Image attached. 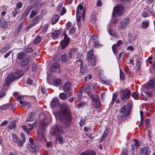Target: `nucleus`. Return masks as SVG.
Masks as SVG:
<instances>
[{
    "instance_id": "obj_3",
    "label": "nucleus",
    "mask_w": 155,
    "mask_h": 155,
    "mask_svg": "<svg viewBox=\"0 0 155 155\" xmlns=\"http://www.w3.org/2000/svg\"><path fill=\"white\" fill-rule=\"evenodd\" d=\"M144 92L150 97L152 96L153 92L155 91V80H149L145 85Z\"/></svg>"
},
{
    "instance_id": "obj_13",
    "label": "nucleus",
    "mask_w": 155,
    "mask_h": 155,
    "mask_svg": "<svg viewBox=\"0 0 155 155\" xmlns=\"http://www.w3.org/2000/svg\"><path fill=\"white\" fill-rule=\"evenodd\" d=\"M123 43V41L121 40L118 41L117 43L114 44L112 46V49L114 53L116 54L118 52V47L121 45Z\"/></svg>"
},
{
    "instance_id": "obj_64",
    "label": "nucleus",
    "mask_w": 155,
    "mask_h": 155,
    "mask_svg": "<svg viewBox=\"0 0 155 155\" xmlns=\"http://www.w3.org/2000/svg\"><path fill=\"white\" fill-rule=\"evenodd\" d=\"M102 2L100 0H98L97 2V5L98 6H102Z\"/></svg>"
},
{
    "instance_id": "obj_37",
    "label": "nucleus",
    "mask_w": 155,
    "mask_h": 155,
    "mask_svg": "<svg viewBox=\"0 0 155 155\" xmlns=\"http://www.w3.org/2000/svg\"><path fill=\"white\" fill-rule=\"evenodd\" d=\"M109 34L113 36H116V31L113 30L112 29H110L108 31Z\"/></svg>"
},
{
    "instance_id": "obj_42",
    "label": "nucleus",
    "mask_w": 155,
    "mask_h": 155,
    "mask_svg": "<svg viewBox=\"0 0 155 155\" xmlns=\"http://www.w3.org/2000/svg\"><path fill=\"white\" fill-rule=\"evenodd\" d=\"M37 10L36 9H35L33 10L30 15V16L31 18H32L35 15H36L37 14Z\"/></svg>"
},
{
    "instance_id": "obj_39",
    "label": "nucleus",
    "mask_w": 155,
    "mask_h": 155,
    "mask_svg": "<svg viewBox=\"0 0 155 155\" xmlns=\"http://www.w3.org/2000/svg\"><path fill=\"white\" fill-rule=\"evenodd\" d=\"M146 127L148 128L150 127V119L147 118L145 120Z\"/></svg>"
},
{
    "instance_id": "obj_49",
    "label": "nucleus",
    "mask_w": 155,
    "mask_h": 155,
    "mask_svg": "<svg viewBox=\"0 0 155 155\" xmlns=\"http://www.w3.org/2000/svg\"><path fill=\"white\" fill-rule=\"evenodd\" d=\"M102 46L101 44L99 41H95L94 42V46L96 48H97L99 46Z\"/></svg>"
},
{
    "instance_id": "obj_8",
    "label": "nucleus",
    "mask_w": 155,
    "mask_h": 155,
    "mask_svg": "<svg viewBox=\"0 0 155 155\" xmlns=\"http://www.w3.org/2000/svg\"><path fill=\"white\" fill-rule=\"evenodd\" d=\"M130 21L129 18H126L121 21L119 24V29L120 30H124L126 28Z\"/></svg>"
},
{
    "instance_id": "obj_53",
    "label": "nucleus",
    "mask_w": 155,
    "mask_h": 155,
    "mask_svg": "<svg viewBox=\"0 0 155 155\" xmlns=\"http://www.w3.org/2000/svg\"><path fill=\"white\" fill-rule=\"evenodd\" d=\"M83 6L81 5V4H80L79 5L78 7H77V11H78V10H79V12H80V13H81V11L83 9Z\"/></svg>"
},
{
    "instance_id": "obj_17",
    "label": "nucleus",
    "mask_w": 155,
    "mask_h": 155,
    "mask_svg": "<svg viewBox=\"0 0 155 155\" xmlns=\"http://www.w3.org/2000/svg\"><path fill=\"white\" fill-rule=\"evenodd\" d=\"M32 6H28L24 12L23 15L21 16V20H23L30 13L31 10L32 8Z\"/></svg>"
},
{
    "instance_id": "obj_11",
    "label": "nucleus",
    "mask_w": 155,
    "mask_h": 155,
    "mask_svg": "<svg viewBox=\"0 0 155 155\" xmlns=\"http://www.w3.org/2000/svg\"><path fill=\"white\" fill-rule=\"evenodd\" d=\"M71 84L70 82H66L63 87V90L65 92H68L69 96H71L72 94V90L71 87Z\"/></svg>"
},
{
    "instance_id": "obj_27",
    "label": "nucleus",
    "mask_w": 155,
    "mask_h": 155,
    "mask_svg": "<svg viewBox=\"0 0 155 155\" xmlns=\"http://www.w3.org/2000/svg\"><path fill=\"white\" fill-rule=\"evenodd\" d=\"M59 18V16L58 15H54L52 19L51 23L53 24H55L58 20Z\"/></svg>"
},
{
    "instance_id": "obj_54",
    "label": "nucleus",
    "mask_w": 155,
    "mask_h": 155,
    "mask_svg": "<svg viewBox=\"0 0 155 155\" xmlns=\"http://www.w3.org/2000/svg\"><path fill=\"white\" fill-rule=\"evenodd\" d=\"M31 69L34 72L36 71L37 67L35 64L33 63L32 64Z\"/></svg>"
},
{
    "instance_id": "obj_51",
    "label": "nucleus",
    "mask_w": 155,
    "mask_h": 155,
    "mask_svg": "<svg viewBox=\"0 0 155 155\" xmlns=\"http://www.w3.org/2000/svg\"><path fill=\"white\" fill-rule=\"evenodd\" d=\"M138 94L135 92H133L132 94V97L135 100L138 99Z\"/></svg>"
},
{
    "instance_id": "obj_61",
    "label": "nucleus",
    "mask_w": 155,
    "mask_h": 155,
    "mask_svg": "<svg viewBox=\"0 0 155 155\" xmlns=\"http://www.w3.org/2000/svg\"><path fill=\"white\" fill-rule=\"evenodd\" d=\"M142 16L144 18H146L148 16V14L146 11H143V12Z\"/></svg>"
},
{
    "instance_id": "obj_1",
    "label": "nucleus",
    "mask_w": 155,
    "mask_h": 155,
    "mask_svg": "<svg viewBox=\"0 0 155 155\" xmlns=\"http://www.w3.org/2000/svg\"><path fill=\"white\" fill-rule=\"evenodd\" d=\"M64 127L59 125L53 126L51 129L50 132L52 136L57 137L55 140V142L62 144L64 142L63 138L61 137L62 134L64 133Z\"/></svg>"
},
{
    "instance_id": "obj_28",
    "label": "nucleus",
    "mask_w": 155,
    "mask_h": 155,
    "mask_svg": "<svg viewBox=\"0 0 155 155\" xmlns=\"http://www.w3.org/2000/svg\"><path fill=\"white\" fill-rule=\"evenodd\" d=\"M0 25L3 28L5 27L7 25L6 21L3 18H1L0 19Z\"/></svg>"
},
{
    "instance_id": "obj_25",
    "label": "nucleus",
    "mask_w": 155,
    "mask_h": 155,
    "mask_svg": "<svg viewBox=\"0 0 155 155\" xmlns=\"http://www.w3.org/2000/svg\"><path fill=\"white\" fill-rule=\"evenodd\" d=\"M82 66V62H81L80 66V73L81 75H83L87 72V71L84 68H83Z\"/></svg>"
},
{
    "instance_id": "obj_14",
    "label": "nucleus",
    "mask_w": 155,
    "mask_h": 155,
    "mask_svg": "<svg viewBox=\"0 0 155 155\" xmlns=\"http://www.w3.org/2000/svg\"><path fill=\"white\" fill-rule=\"evenodd\" d=\"M51 107H61V106L59 104L58 99L56 98L53 99L50 105Z\"/></svg>"
},
{
    "instance_id": "obj_23",
    "label": "nucleus",
    "mask_w": 155,
    "mask_h": 155,
    "mask_svg": "<svg viewBox=\"0 0 155 155\" xmlns=\"http://www.w3.org/2000/svg\"><path fill=\"white\" fill-rule=\"evenodd\" d=\"M35 113L34 112L31 113L27 117L26 120L28 121H31L34 120V116Z\"/></svg>"
},
{
    "instance_id": "obj_50",
    "label": "nucleus",
    "mask_w": 155,
    "mask_h": 155,
    "mask_svg": "<svg viewBox=\"0 0 155 155\" xmlns=\"http://www.w3.org/2000/svg\"><path fill=\"white\" fill-rule=\"evenodd\" d=\"M86 151L87 155H96V154L93 151L91 150H87Z\"/></svg>"
},
{
    "instance_id": "obj_32",
    "label": "nucleus",
    "mask_w": 155,
    "mask_h": 155,
    "mask_svg": "<svg viewBox=\"0 0 155 155\" xmlns=\"http://www.w3.org/2000/svg\"><path fill=\"white\" fill-rule=\"evenodd\" d=\"M34 51L33 49L30 47H27L25 49V51L28 54L33 52Z\"/></svg>"
},
{
    "instance_id": "obj_29",
    "label": "nucleus",
    "mask_w": 155,
    "mask_h": 155,
    "mask_svg": "<svg viewBox=\"0 0 155 155\" xmlns=\"http://www.w3.org/2000/svg\"><path fill=\"white\" fill-rule=\"evenodd\" d=\"M21 136L22 138V140H20V141L19 142L18 146H21L25 143V138L24 134H21Z\"/></svg>"
},
{
    "instance_id": "obj_57",
    "label": "nucleus",
    "mask_w": 155,
    "mask_h": 155,
    "mask_svg": "<svg viewBox=\"0 0 155 155\" xmlns=\"http://www.w3.org/2000/svg\"><path fill=\"white\" fill-rule=\"evenodd\" d=\"M22 3L21 2H19L16 5V8L18 9H19L22 7Z\"/></svg>"
},
{
    "instance_id": "obj_7",
    "label": "nucleus",
    "mask_w": 155,
    "mask_h": 155,
    "mask_svg": "<svg viewBox=\"0 0 155 155\" xmlns=\"http://www.w3.org/2000/svg\"><path fill=\"white\" fill-rule=\"evenodd\" d=\"M79 53L77 50V49L72 48L68 54L69 59L73 58L75 59L78 58L79 57Z\"/></svg>"
},
{
    "instance_id": "obj_46",
    "label": "nucleus",
    "mask_w": 155,
    "mask_h": 155,
    "mask_svg": "<svg viewBox=\"0 0 155 155\" xmlns=\"http://www.w3.org/2000/svg\"><path fill=\"white\" fill-rule=\"evenodd\" d=\"M133 145L136 146L137 149L138 148V147L139 146V142L137 140H134Z\"/></svg>"
},
{
    "instance_id": "obj_52",
    "label": "nucleus",
    "mask_w": 155,
    "mask_h": 155,
    "mask_svg": "<svg viewBox=\"0 0 155 155\" xmlns=\"http://www.w3.org/2000/svg\"><path fill=\"white\" fill-rule=\"evenodd\" d=\"M23 25V23L22 22H21L19 25L18 30V33L21 30Z\"/></svg>"
},
{
    "instance_id": "obj_63",
    "label": "nucleus",
    "mask_w": 155,
    "mask_h": 155,
    "mask_svg": "<svg viewBox=\"0 0 155 155\" xmlns=\"http://www.w3.org/2000/svg\"><path fill=\"white\" fill-rule=\"evenodd\" d=\"M41 91L43 94H45L46 92V90L45 87L41 86Z\"/></svg>"
},
{
    "instance_id": "obj_12",
    "label": "nucleus",
    "mask_w": 155,
    "mask_h": 155,
    "mask_svg": "<svg viewBox=\"0 0 155 155\" xmlns=\"http://www.w3.org/2000/svg\"><path fill=\"white\" fill-rule=\"evenodd\" d=\"M122 95H121L120 99L122 100L127 99L130 97V91L129 90L127 89H125L122 91Z\"/></svg>"
},
{
    "instance_id": "obj_35",
    "label": "nucleus",
    "mask_w": 155,
    "mask_h": 155,
    "mask_svg": "<svg viewBox=\"0 0 155 155\" xmlns=\"http://www.w3.org/2000/svg\"><path fill=\"white\" fill-rule=\"evenodd\" d=\"M140 115L141 117V120L140 124L139 125V127L141 126L143 124V113L142 111H140Z\"/></svg>"
},
{
    "instance_id": "obj_6",
    "label": "nucleus",
    "mask_w": 155,
    "mask_h": 155,
    "mask_svg": "<svg viewBox=\"0 0 155 155\" xmlns=\"http://www.w3.org/2000/svg\"><path fill=\"white\" fill-rule=\"evenodd\" d=\"M87 60L90 64L92 66L96 64L95 58L94 55V51L91 49L88 52Z\"/></svg>"
},
{
    "instance_id": "obj_44",
    "label": "nucleus",
    "mask_w": 155,
    "mask_h": 155,
    "mask_svg": "<svg viewBox=\"0 0 155 155\" xmlns=\"http://www.w3.org/2000/svg\"><path fill=\"white\" fill-rule=\"evenodd\" d=\"M120 79L122 80H123L124 79L125 77L124 74L121 69L120 70Z\"/></svg>"
},
{
    "instance_id": "obj_48",
    "label": "nucleus",
    "mask_w": 155,
    "mask_h": 155,
    "mask_svg": "<svg viewBox=\"0 0 155 155\" xmlns=\"http://www.w3.org/2000/svg\"><path fill=\"white\" fill-rule=\"evenodd\" d=\"M61 80L60 79H56L54 80V84L56 85H59L61 83Z\"/></svg>"
},
{
    "instance_id": "obj_40",
    "label": "nucleus",
    "mask_w": 155,
    "mask_h": 155,
    "mask_svg": "<svg viewBox=\"0 0 155 155\" xmlns=\"http://www.w3.org/2000/svg\"><path fill=\"white\" fill-rule=\"evenodd\" d=\"M60 98L62 100H64L66 98V95L64 93H61L59 94Z\"/></svg>"
},
{
    "instance_id": "obj_2",
    "label": "nucleus",
    "mask_w": 155,
    "mask_h": 155,
    "mask_svg": "<svg viewBox=\"0 0 155 155\" xmlns=\"http://www.w3.org/2000/svg\"><path fill=\"white\" fill-rule=\"evenodd\" d=\"M54 115L56 118L61 120L65 126H69L71 124V117L69 112L60 111L58 113H55Z\"/></svg>"
},
{
    "instance_id": "obj_55",
    "label": "nucleus",
    "mask_w": 155,
    "mask_h": 155,
    "mask_svg": "<svg viewBox=\"0 0 155 155\" xmlns=\"http://www.w3.org/2000/svg\"><path fill=\"white\" fill-rule=\"evenodd\" d=\"M48 25H45L43 27L42 31L43 32H45L47 30L48 28Z\"/></svg>"
},
{
    "instance_id": "obj_45",
    "label": "nucleus",
    "mask_w": 155,
    "mask_h": 155,
    "mask_svg": "<svg viewBox=\"0 0 155 155\" xmlns=\"http://www.w3.org/2000/svg\"><path fill=\"white\" fill-rule=\"evenodd\" d=\"M117 97V95L116 93H114L112 98L111 102L110 103L111 104H113L115 102Z\"/></svg>"
},
{
    "instance_id": "obj_56",
    "label": "nucleus",
    "mask_w": 155,
    "mask_h": 155,
    "mask_svg": "<svg viewBox=\"0 0 155 155\" xmlns=\"http://www.w3.org/2000/svg\"><path fill=\"white\" fill-rule=\"evenodd\" d=\"M12 51V50L8 52L7 53L5 54L4 55V58H7L11 54Z\"/></svg>"
},
{
    "instance_id": "obj_41",
    "label": "nucleus",
    "mask_w": 155,
    "mask_h": 155,
    "mask_svg": "<svg viewBox=\"0 0 155 155\" xmlns=\"http://www.w3.org/2000/svg\"><path fill=\"white\" fill-rule=\"evenodd\" d=\"M22 129L23 130L26 132L27 134H29V130L28 128L26 127V126L25 125H23L22 126Z\"/></svg>"
},
{
    "instance_id": "obj_36",
    "label": "nucleus",
    "mask_w": 155,
    "mask_h": 155,
    "mask_svg": "<svg viewBox=\"0 0 155 155\" xmlns=\"http://www.w3.org/2000/svg\"><path fill=\"white\" fill-rule=\"evenodd\" d=\"M149 25V21L147 20H145L143 21L142 23V26L144 28H147Z\"/></svg>"
},
{
    "instance_id": "obj_60",
    "label": "nucleus",
    "mask_w": 155,
    "mask_h": 155,
    "mask_svg": "<svg viewBox=\"0 0 155 155\" xmlns=\"http://www.w3.org/2000/svg\"><path fill=\"white\" fill-rule=\"evenodd\" d=\"M103 81L105 84H107V85L111 83V81L109 80H104Z\"/></svg>"
},
{
    "instance_id": "obj_43",
    "label": "nucleus",
    "mask_w": 155,
    "mask_h": 155,
    "mask_svg": "<svg viewBox=\"0 0 155 155\" xmlns=\"http://www.w3.org/2000/svg\"><path fill=\"white\" fill-rule=\"evenodd\" d=\"M61 61L64 63L67 62L68 59L66 58V55L65 54H63L61 56Z\"/></svg>"
},
{
    "instance_id": "obj_19",
    "label": "nucleus",
    "mask_w": 155,
    "mask_h": 155,
    "mask_svg": "<svg viewBox=\"0 0 155 155\" xmlns=\"http://www.w3.org/2000/svg\"><path fill=\"white\" fill-rule=\"evenodd\" d=\"M16 79L14 74L10 73L8 74L6 81L8 83H9Z\"/></svg>"
},
{
    "instance_id": "obj_20",
    "label": "nucleus",
    "mask_w": 155,
    "mask_h": 155,
    "mask_svg": "<svg viewBox=\"0 0 155 155\" xmlns=\"http://www.w3.org/2000/svg\"><path fill=\"white\" fill-rule=\"evenodd\" d=\"M60 66L58 63L55 62L52 64V71L53 72L59 71H60Z\"/></svg>"
},
{
    "instance_id": "obj_47",
    "label": "nucleus",
    "mask_w": 155,
    "mask_h": 155,
    "mask_svg": "<svg viewBox=\"0 0 155 155\" xmlns=\"http://www.w3.org/2000/svg\"><path fill=\"white\" fill-rule=\"evenodd\" d=\"M9 49V48L8 47H4L0 49V52L1 53H5Z\"/></svg>"
},
{
    "instance_id": "obj_59",
    "label": "nucleus",
    "mask_w": 155,
    "mask_h": 155,
    "mask_svg": "<svg viewBox=\"0 0 155 155\" xmlns=\"http://www.w3.org/2000/svg\"><path fill=\"white\" fill-rule=\"evenodd\" d=\"M92 77V75L91 74H89L87 76H86L85 77V81H87V79L89 80L91 79Z\"/></svg>"
},
{
    "instance_id": "obj_22",
    "label": "nucleus",
    "mask_w": 155,
    "mask_h": 155,
    "mask_svg": "<svg viewBox=\"0 0 155 155\" xmlns=\"http://www.w3.org/2000/svg\"><path fill=\"white\" fill-rule=\"evenodd\" d=\"M60 33V31L59 30H56L53 32L52 33L51 37L54 39H57Z\"/></svg>"
},
{
    "instance_id": "obj_18",
    "label": "nucleus",
    "mask_w": 155,
    "mask_h": 155,
    "mask_svg": "<svg viewBox=\"0 0 155 155\" xmlns=\"http://www.w3.org/2000/svg\"><path fill=\"white\" fill-rule=\"evenodd\" d=\"M31 58H26L21 61L20 64L21 66L25 67L26 66H28V63L29 62Z\"/></svg>"
},
{
    "instance_id": "obj_10",
    "label": "nucleus",
    "mask_w": 155,
    "mask_h": 155,
    "mask_svg": "<svg viewBox=\"0 0 155 155\" xmlns=\"http://www.w3.org/2000/svg\"><path fill=\"white\" fill-rule=\"evenodd\" d=\"M63 35L64 36V39L60 42L62 48H64L68 44L70 38H68L65 32L63 33Z\"/></svg>"
},
{
    "instance_id": "obj_15",
    "label": "nucleus",
    "mask_w": 155,
    "mask_h": 155,
    "mask_svg": "<svg viewBox=\"0 0 155 155\" xmlns=\"http://www.w3.org/2000/svg\"><path fill=\"white\" fill-rule=\"evenodd\" d=\"M124 10L123 6L119 5L115 6L114 8V12L119 15H121Z\"/></svg>"
},
{
    "instance_id": "obj_62",
    "label": "nucleus",
    "mask_w": 155,
    "mask_h": 155,
    "mask_svg": "<svg viewBox=\"0 0 155 155\" xmlns=\"http://www.w3.org/2000/svg\"><path fill=\"white\" fill-rule=\"evenodd\" d=\"M85 104V103L83 102H81L80 103L78 104V107H80L83 106Z\"/></svg>"
},
{
    "instance_id": "obj_9",
    "label": "nucleus",
    "mask_w": 155,
    "mask_h": 155,
    "mask_svg": "<svg viewBox=\"0 0 155 155\" xmlns=\"http://www.w3.org/2000/svg\"><path fill=\"white\" fill-rule=\"evenodd\" d=\"M140 150L141 155H150L151 153L150 148L147 146L141 147Z\"/></svg>"
},
{
    "instance_id": "obj_34",
    "label": "nucleus",
    "mask_w": 155,
    "mask_h": 155,
    "mask_svg": "<svg viewBox=\"0 0 155 155\" xmlns=\"http://www.w3.org/2000/svg\"><path fill=\"white\" fill-rule=\"evenodd\" d=\"M81 13H80L79 10H78L76 12L77 15V21H80L81 19Z\"/></svg>"
},
{
    "instance_id": "obj_58",
    "label": "nucleus",
    "mask_w": 155,
    "mask_h": 155,
    "mask_svg": "<svg viewBox=\"0 0 155 155\" xmlns=\"http://www.w3.org/2000/svg\"><path fill=\"white\" fill-rule=\"evenodd\" d=\"M82 91H80V92H79V93L77 95V97L78 98V100L79 101H80L81 100V98L82 94Z\"/></svg>"
},
{
    "instance_id": "obj_16",
    "label": "nucleus",
    "mask_w": 155,
    "mask_h": 155,
    "mask_svg": "<svg viewBox=\"0 0 155 155\" xmlns=\"http://www.w3.org/2000/svg\"><path fill=\"white\" fill-rule=\"evenodd\" d=\"M28 149L31 152L35 153L38 150L36 143L29 144L27 146Z\"/></svg>"
},
{
    "instance_id": "obj_4",
    "label": "nucleus",
    "mask_w": 155,
    "mask_h": 155,
    "mask_svg": "<svg viewBox=\"0 0 155 155\" xmlns=\"http://www.w3.org/2000/svg\"><path fill=\"white\" fill-rule=\"evenodd\" d=\"M131 107L130 106L127 107L125 105H124L120 111L119 117L123 120H124L128 117L131 113Z\"/></svg>"
},
{
    "instance_id": "obj_5",
    "label": "nucleus",
    "mask_w": 155,
    "mask_h": 155,
    "mask_svg": "<svg viewBox=\"0 0 155 155\" xmlns=\"http://www.w3.org/2000/svg\"><path fill=\"white\" fill-rule=\"evenodd\" d=\"M87 94L90 98L94 102V103L93 104L94 106L97 108L100 107L101 106V101L98 96L94 94H92L91 93L88 92Z\"/></svg>"
},
{
    "instance_id": "obj_33",
    "label": "nucleus",
    "mask_w": 155,
    "mask_h": 155,
    "mask_svg": "<svg viewBox=\"0 0 155 155\" xmlns=\"http://www.w3.org/2000/svg\"><path fill=\"white\" fill-rule=\"evenodd\" d=\"M9 107V105L8 104H4L2 106H0V110H6L8 109Z\"/></svg>"
},
{
    "instance_id": "obj_31",
    "label": "nucleus",
    "mask_w": 155,
    "mask_h": 155,
    "mask_svg": "<svg viewBox=\"0 0 155 155\" xmlns=\"http://www.w3.org/2000/svg\"><path fill=\"white\" fill-rule=\"evenodd\" d=\"M12 138L13 140L16 143H17L18 145V142L20 141V140L18 139V137L15 134H12Z\"/></svg>"
},
{
    "instance_id": "obj_21",
    "label": "nucleus",
    "mask_w": 155,
    "mask_h": 155,
    "mask_svg": "<svg viewBox=\"0 0 155 155\" xmlns=\"http://www.w3.org/2000/svg\"><path fill=\"white\" fill-rule=\"evenodd\" d=\"M24 72L20 70L17 71L14 73V74L16 79L21 78L24 74Z\"/></svg>"
},
{
    "instance_id": "obj_30",
    "label": "nucleus",
    "mask_w": 155,
    "mask_h": 155,
    "mask_svg": "<svg viewBox=\"0 0 155 155\" xmlns=\"http://www.w3.org/2000/svg\"><path fill=\"white\" fill-rule=\"evenodd\" d=\"M41 40V37L40 36H37L35 38L34 40L33 43L34 44H38L40 42Z\"/></svg>"
},
{
    "instance_id": "obj_26",
    "label": "nucleus",
    "mask_w": 155,
    "mask_h": 155,
    "mask_svg": "<svg viewBox=\"0 0 155 155\" xmlns=\"http://www.w3.org/2000/svg\"><path fill=\"white\" fill-rule=\"evenodd\" d=\"M26 54L23 52H21L18 53L17 55V58L18 60H21L23 59L26 56Z\"/></svg>"
},
{
    "instance_id": "obj_38",
    "label": "nucleus",
    "mask_w": 155,
    "mask_h": 155,
    "mask_svg": "<svg viewBox=\"0 0 155 155\" xmlns=\"http://www.w3.org/2000/svg\"><path fill=\"white\" fill-rule=\"evenodd\" d=\"M40 18V17L39 16H36L35 17L33 18L32 21H34V23L36 24L38 23L39 22V19Z\"/></svg>"
},
{
    "instance_id": "obj_24",
    "label": "nucleus",
    "mask_w": 155,
    "mask_h": 155,
    "mask_svg": "<svg viewBox=\"0 0 155 155\" xmlns=\"http://www.w3.org/2000/svg\"><path fill=\"white\" fill-rule=\"evenodd\" d=\"M19 103L23 107L27 106L28 107H29L31 105L30 103L26 101H20Z\"/></svg>"
}]
</instances>
